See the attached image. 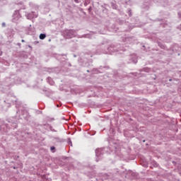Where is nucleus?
<instances>
[{
	"instance_id": "1",
	"label": "nucleus",
	"mask_w": 181,
	"mask_h": 181,
	"mask_svg": "<svg viewBox=\"0 0 181 181\" xmlns=\"http://www.w3.org/2000/svg\"><path fill=\"white\" fill-rule=\"evenodd\" d=\"M46 38V35L45 34H40V39L41 40H43V39H45Z\"/></svg>"
},
{
	"instance_id": "2",
	"label": "nucleus",
	"mask_w": 181,
	"mask_h": 181,
	"mask_svg": "<svg viewBox=\"0 0 181 181\" xmlns=\"http://www.w3.org/2000/svg\"><path fill=\"white\" fill-rule=\"evenodd\" d=\"M54 149H55L54 146H52V147L50 148V150H51L52 151H54Z\"/></svg>"
},
{
	"instance_id": "3",
	"label": "nucleus",
	"mask_w": 181,
	"mask_h": 181,
	"mask_svg": "<svg viewBox=\"0 0 181 181\" xmlns=\"http://www.w3.org/2000/svg\"><path fill=\"white\" fill-rule=\"evenodd\" d=\"M75 2H76V3L78 2V0H75Z\"/></svg>"
},
{
	"instance_id": "4",
	"label": "nucleus",
	"mask_w": 181,
	"mask_h": 181,
	"mask_svg": "<svg viewBox=\"0 0 181 181\" xmlns=\"http://www.w3.org/2000/svg\"><path fill=\"white\" fill-rule=\"evenodd\" d=\"M21 42H25V40H22Z\"/></svg>"
},
{
	"instance_id": "5",
	"label": "nucleus",
	"mask_w": 181,
	"mask_h": 181,
	"mask_svg": "<svg viewBox=\"0 0 181 181\" xmlns=\"http://www.w3.org/2000/svg\"><path fill=\"white\" fill-rule=\"evenodd\" d=\"M0 54H2V52H0Z\"/></svg>"
}]
</instances>
